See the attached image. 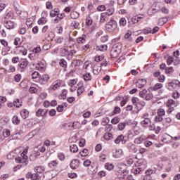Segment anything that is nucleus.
<instances>
[{"mask_svg":"<svg viewBox=\"0 0 180 180\" xmlns=\"http://www.w3.org/2000/svg\"><path fill=\"white\" fill-rule=\"evenodd\" d=\"M39 72L37 71H34V72L32 73L31 77L32 78V79H36V78L39 77Z\"/></svg>","mask_w":180,"mask_h":180,"instance_id":"nucleus-53","label":"nucleus"},{"mask_svg":"<svg viewBox=\"0 0 180 180\" xmlns=\"http://www.w3.org/2000/svg\"><path fill=\"white\" fill-rule=\"evenodd\" d=\"M79 154L82 157H86V155H88V150L84 149L82 151L79 153Z\"/></svg>","mask_w":180,"mask_h":180,"instance_id":"nucleus-58","label":"nucleus"},{"mask_svg":"<svg viewBox=\"0 0 180 180\" xmlns=\"http://www.w3.org/2000/svg\"><path fill=\"white\" fill-rule=\"evenodd\" d=\"M121 50H122V44H116L114 45L113 48L111 50V54H115V56H118V54H120Z\"/></svg>","mask_w":180,"mask_h":180,"instance_id":"nucleus-4","label":"nucleus"},{"mask_svg":"<svg viewBox=\"0 0 180 180\" xmlns=\"http://www.w3.org/2000/svg\"><path fill=\"white\" fill-rule=\"evenodd\" d=\"M59 64L60 67H63V68H67V60H65V59H60Z\"/></svg>","mask_w":180,"mask_h":180,"instance_id":"nucleus-37","label":"nucleus"},{"mask_svg":"<svg viewBox=\"0 0 180 180\" xmlns=\"http://www.w3.org/2000/svg\"><path fill=\"white\" fill-rule=\"evenodd\" d=\"M146 106V103L144 101H139L136 105L137 108H144Z\"/></svg>","mask_w":180,"mask_h":180,"instance_id":"nucleus-54","label":"nucleus"},{"mask_svg":"<svg viewBox=\"0 0 180 180\" xmlns=\"http://www.w3.org/2000/svg\"><path fill=\"white\" fill-rule=\"evenodd\" d=\"M92 70H93V73L94 74V75H98V74H99V72H101V68H98L96 66H94V68H91Z\"/></svg>","mask_w":180,"mask_h":180,"instance_id":"nucleus-35","label":"nucleus"},{"mask_svg":"<svg viewBox=\"0 0 180 180\" xmlns=\"http://www.w3.org/2000/svg\"><path fill=\"white\" fill-rule=\"evenodd\" d=\"M108 21V15H106V13H103L101 15V18H100V22H101V23H105V22Z\"/></svg>","mask_w":180,"mask_h":180,"instance_id":"nucleus-17","label":"nucleus"},{"mask_svg":"<svg viewBox=\"0 0 180 180\" xmlns=\"http://www.w3.org/2000/svg\"><path fill=\"white\" fill-rule=\"evenodd\" d=\"M20 13V17L22 18V19H25V18H27V12L26 11H22Z\"/></svg>","mask_w":180,"mask_h":180,"instance_id":"nucleus-59","label":"nucleus"},{"mask_svg":"<svg viewBox=\"0 0 180 180\" xmlns=\"http://www.w3.org/2000/svg\"><path fill=\"white\" fill-rule=\"evenodd\" d=\"M68 47L63 46L62 48H60V56H61V57H65L68 56Z\"/></svg>","mask_w":180,"mask_h":180,"instance_id":"nucleus-9","label":"nucleus"},{"mask_svg":"<svg viewBox=\"0 0 180 180\" xmlns=\"http://www.w3.org/2000/svg\"><path fill=\"white\" fill-rule=\"evenodd\" d=\"M75 54H77V51H75V49L68 51L67 58H68L69 60L72 58Z\"/></svg>","mask_w":180,"mask_h":180,"instance_id":"nucleus-13","label":"nucleus"},{"mask_svg":"<svg viewBox=\"0 0 180 180\" xmlns=\"http://www.w3.org/2000/svg\"><path fill=\"white\" fill-rule=\"evenodd\" d=\"M104 167L105 169H108V171H112V169L115 168V166L112 163H105Z\"/></svg>","mask_w":180,"mask_h":180,"instance_id":"nucleus-30","label":"nucleus"},{"mask_svg":"<svg viewBox=\"0 0 180 180\" xmlns=\"http://www.w3.org/2000/svg\"><path fill=\"white\" fill-rule=\"evenodd\" d=\"M20 115H21V117H22V119H27V117H29V111L26 109H23L20 112Z\"/></svg>","mask_w":180,"mask_h":180,"instance_id":"nucleus-14","label":"nucleus"},{"mask_svg":"<svg viewBox=\"0 0 180 180\" xmlns=\"http://www.w3.org/2000/svg\"><path fill=\"white\" fill-rule=\"evenodd\" d=\"M86 25H87V26H91V25H92V18H91V17L86 19Z\"/></svg>","mask_w":180,"mask_h":180,"instance_id":"nucleus-63","label":"nucleus"},{"mask_svg":"<svg viewBox=\"0 0 180 180\" xmlns=\"http://www.w3.org/2000/svg\"><path fill=\"white\" fill-rule=\"evenodd\" d=\"M13 106H15V108H20V106H22V101L17 98L13 101Z\"/></svg>","mask_w":180,"mask_h":180,"instance_id":"nucleus-22","label":"nucleus"},{"mask_svg":"<svg viewBox=\"0 0 180 180\" xmlns=\"http://www.w3.org/2000/svg\"><path fill=\"white\" fill-rule=\"evenodd\" d=\"M144 140H146V136L144 135H142L140 137L135 139L134 143L135 144H141V143H143Z\"/></svg>","mask_w":180,"mask_h":180,"instance_id":"nucleus-12","label":"nucleus"},{"mask_svg":"<svg viewBox=\"0 0 180 180\" xmlns=\"http://www.w3.org/2000/svg\"><path fill=\"white\" fill-rule=\"evenodd\" d=\"M58 158L60 161H64L65 160V155L63 153H58Z\"/></svg>","mask_w":180,"mask_h":180,"instance_id":"nucleus-43","label":"nucleus"},{"mask_svg":"<svg viewBox=\"0 0 180 180\" xmlns=\"http://www.w3.org/2000/svg\"><path fill=\"white\" fill-rule=\"evenodd\" d=\"M70 165V168H72V169H77V168H78V167H79V161L77 159H75V160H72Z\"/></svg>","mask_w":180,"mask_h":180,"instance_id":"nucleus-8","label":"nucleus"},{"mask_svg":"<svg viewBox=\"0 0 180 180\" xmlns=\"http://www.w3.org/2000/svg\"><path fill=\"white\" fill-rule=\"evenodd\" d=\"M172 72H174V68L169 67L165 68V73L166 74H172Z\"/></svg>","mask_w":180,"mask_h":180,"instance_id":"nucleus-52","label":"nucleus"},{"mask_svg":"<svg viewBox=\"0 0 180 180\" xmlns=\"http://www.w3.org/2000/svg\"><path fill=\"white\" fill-rule=\"evenodd\" d=\"M140 19H141V17L134 16L132 18L131 22L134 25H136V23H139V22H140Z\"/></svg>","mask_w":180,"mask_h":180,"instance_id":"nucleus-32","label":"nucleus"},{"mask_svg":"<svg viewBox=\"0 0 180 180\" xmlns=\"http://www.w3.org/2000/svg\"><path fill=\"white\" fill-rule=\"evenodd\" d=\"M72 127L75 129L77 130V129H81V123L79 122L75 121L72 124Z\"/></svg>","mask_w":180,"mask_h":180,"instance_id":"nucleus-26","label":"nucleus"},{"mask_svg":"<svg viewBox=\"0 0 180 180\" xmlns=\"http://www.w3.org/2000/svg\"><path fill=\"white\" fill-rule=\"evenodd\" d=\"M120 26H125L126 25V19L124 18H120Z\"/></svg>","mask_w":180,"mask_h":180,"instance_id":"nucleus-64","label":"nucleus"},{"mask_svg":"<svg viewBox=\"0 0 180 180\" xmlns=\"http://www.w3.org/2000/svg\"><path fill=\"white\" fill-rule=\"evenodd\" d=\"M4 26L5 27H6V29L8 30L13 29L15 27V22H13V21L11 20H7L4 23Z\"/></svg>","mask_w":180,"mask_h":180,"instance_id":"nucleus-10","label":"nucleus"},{"mask_svg":"<svg viewBox=\"0 0 180 180\" xmlns=\"http://www.w3.org/2000/svg\"><path fill=\"white\" fill-rule=\"evenodd\" d=\"M88 67H90L91 68H92V65L89 61L85 62L83 65V68H84V70H88Z\"/></svg>","mask_w":180,"mask_h":180,"instance_id":"nucleus-48","label":"nucleus"},{"mask_svg":"<svg viewBox=\"0 0 180 180\" xmlns=\"http://www.w3.org/2000/svg\"><path fill=\"white\" fill-rule=\"evenodd\" d=\"M108 16L112 15L113 13H115V9L113 8H108L105 13Z\"/></svg>","mask_w":180,"mask_h":180,"instance_id":"nucleus-38","label":"nucleus"},{"mask_svg":"<svg viewBox=\"0 0 180 180\" xmlns=\"http://www.w3.org/2000/svg\"><path fill=\"white\" fill-rule=\"evenodd\" d=\"M145 147H151V145L153 144V142L151 141L146 140L143 143Z\"/></svg>","mask_w":180,"mask_h":180,"instance_id":"nucleus-55","label":"nucleus"},{"mask_svg":"<svg viewBox=\"0 0 180 180\" xmlns=\"http://www.w3.org/2000/svg\"><path fill=\"white\" fill-rule=\"evenodd\" d=\"M164 116L160 115V114H157L156 116L155 117V122H156L157 123H160L161 122H162V120H164Z\"/></svg>","mask_w":180,"mask_h":180,"instance_id":"nucleus-21","label":"nucleus"},{"mask_svg":"<svg viewBox=\"0 0 180 180\" xmlns=\"http://www.w3.org/2000/svg\"><path fill=\"white\" fill-rule=\"evenodd\" d=\"M109 117H106L102 119L101 124L103 126H106L109 123Z\"/></svg>","mask_w":180,"mask_h":180,"instance_id":"nucleus-39","label":"nucleus"},{"mask_svg":"<svg viewBox=\"0 0 180 180\" xmlns=\"http://www.w3.org/2000/svg\"><path fill=\"white\" fill-rule=\"evenodd\" d=\"M77 41L79 44H82V43H85V36H82L81 37H79L77 39Z\"/></svg>","mask_w":180,"mask_h":180,"instance_id":"nucleus-50","label":"nucleus"},{"mask_svg":"<svg viewBox=\"0 0 180 180\" xmlns=\"http://www.w3.org/2000/svg\"><path fill=\"white\" fill-rule=\"evenodd\" d=\"M4 18L7 20L13 19V12L9 11L7 13Z\"/></svg>","mask_w":180,"mask_h":180,"instance_id":"nucleus-36","label":"nucleus"},{"mask_svg":"<svg viewBox=\"0 0 180 180\" xmlns=\"http://www.w3.org/2000/svg\"><path fill=\"white\" fill-rule=\"evenodd\" d=\"M120 122V118L119 117H115L111 120L112 124H117Z\"/></svg>","mask_w":180,"mask_h":180,"instance_id":"nucleus-51","label":"nucleus"},{"mask_svg":"<svg viewBox=\"0 0 180 180\" xmlns=\"http://www.w3.org/2000/svg\"><path fill=\"white\" fill-rule=\"evenodd\" d=\"M27 150H29V146H27L25 150L20 154V156H18L15 158V162L18 164H25V166L27 165L28 162L27 159L29 158L26 154H27Z\"/></svg>","mask_w":180,"mask_h":180,"instance_id":"nucleus-1","label":"nucleus"},{"mask_svg":"<svg viewBox=\"0 0 180 180\" xmlns=\"http://www.w3.org/2000/svg\"><path fill=\"white\" fill-rule=\"evenodd\" d=\"M97 49L100 51H106V50H108V46H106V45H101L100 46H98Z\"/></svg>","mask_w":180,"mask_h":180,"instance_id":"nucleus-46","label":"nucleus"},{"mask_svg":"<svg viewBox=\"0 0 180 180\" xmlns=\"http://www.w3.org/2000/svg\"><path fill=\"white\" fill-rule=\"evenodd\" d=\"M104 140L109 141V140H112L113 139V135L111 133L107 132L103 136Z\"/></svg>","mask_w":180,"mask_h":180,"instance_id":"nucleus-19","label":"nucleus"},{"mask_svg":"<svg viewBox=\"0 0 180 180\" xmlns=\"http://www.w3.org/2000/svg\"><path fill=\"white\" fill-rule=\"evenodd\" d=\"M150 123H151V120H150V119L141 120V124L143 126V127H147Z\"/></svg>","mask_w":180,"mask_h":180,"instance_id":"nucleus-16","label":"nucleus"},{"mask_svg":"<svg viewBox=\"0 0 180 180\" xmlns=\"http://www.w3.org/2000/svg\"><path fill=\"white\" fill-rule=\"evenodd\" d=\"M120 112H122V110L120 108L119 106L115 107L113 110L114 115H119V113H120Z\"/></svg>","mask_w":180,"mask_h":180,"instance_id":"nucleus-56","label":"nucleus"},{"mask_svg":"<svg viewBox=\"0 0 180 180\" xmlns=\"http://www.w3.org/2000/svg\"><path fill=\"white\" fill-rule=\"evenodd\" d=\"M163 85L161 83H157L154 86H153V91H157L158 89H161L162 88Z\"/></svg>","mask_w":180,"mask_h":180,"instance_id":"nucleus-47","label":"nucleus"},{"mask_svg":"<svg viewBox=\"0 0 180 180\" xmlns=\"http://www.w3.org/2000/svg\"><path fill=\"white\" fill-rule=\"evenodd\" d=\"M70 151H71V153H77L78 146L75 144L70 146Z\"/></svg>","mask_w":180,"mask_h":180,"instance_id":"nucleus-34","label":"nucleus"},{"mask_svg":"<svg viewBox=\"0 0 180 180\" xmlns=\"http://www.w3.org/2000/svg\"><path fill=\"white\" fill-rule=\"evenodd\" d=\"M51 48V43L45 44L42 47L43 50H49Z\"/></svg>","mask_w":180,"mask_h":180,"instance_id":"nucleus-60","label":"nucleus"},{"mask_svg":"<svg viewBox=\"0 0 180 180\" xmlns=\"http://www.w3.org/2000/svg\"><path fill=\"white\" fill-rule=\"evenodd\" d=\"M129 150H131L133 153H138L139 149L137 148V146L134 144H131L130 146H128Z\"/></svg>","mask_w":180,"mask_h":180,"instance_id":"nucleus-23","label":"nucleus"},{"mask_svg":"<svg viewBox=\"0 0 180 180\" xmlns=\"http://www.w3.org/2000/svg\"><path fill=\"white\" fill-rule=\"evenodd\" d=\"M141 171H143V168L142 167H137L136 169H135L134 170V174L135 175H137V174H140V172H141Z\"/></svg>","mask_w":180,"mask_h":180,"instance_id":"nucleus-61","label":"nucleus"},{"mask_svg":"<svg viewBox=\"0 0 180 180\" xmlns=\"http://www.w3.org/2000/svg\"><path fill=\"white\" fill-rule=\"evenodd\" d=\"M29 64V62L27 60H23L20 64H18L20 68H22V70L26 68Z\"/></svg>","mask_w":180,"mask_h":180,"instance_id":"nucleus-24","label":"nucleus"},{"mask_svg":"<svg viewBox=\"0 0 180 180\" xmlns=\"http://www.w3.org/2000/svg\"><path fill=\"white\" fill-rule=\"evenodd\" d=\"M166 105L167 108H169L167 110V113L171 114L173 110H175V108L179 105V102L176 100L169 99L167 102Z\"/></svg>","mask_w":180,"mask_h":180,"instance_id":"nucleus-2","label":"nucleus"},{"mask_svg":"<svg viewBox=\"0 0 180 180\" xmlns=\"http://www.w3.org/2000/svg\"><path fill=\"white\" fill-rule=\"evenodd\" d=\"M146 94H147V90L143 89V91H141L139 92V96H141V98H144V96H146Z\"/></svg>","mask_w":180,"mask_h":180,"instance_id":"nucleus-62","label":"nucleus"},{"mask_svg":"<svg viewBox=\"0 0 180 180\" xmlns=\"http://www.w3.org/2000/svg\"><path fill=\"white\" fill-rule=\"evenodd\" d=\"M167 20H168L167 18H162L159 19L158 23H159V25H160V26H162V25H165V23H167Z\"/></svg>","mask_w":180,"mask_h":180,"instance_id":"nucleus-42","label":"nucleus"},{"mask_svg":"<svg viewBox=\"0 0 180 180\" xmlns=\"http://www.w3.org/2000/svg\"><path fill=\"white\" fill-rule=\"evenodd\" d=\"M40 176L37 173H34L32 175L31 179L32 180H37L39 179Z\"/></svg>","mask_w":180,"mask_h":180,"instance_id":"nucleus-57","label":"nucleus"},{"mask_svg":"<svg viewBox=\"0 0 180 180\" xmlns=\"http://www.w3.org/2000/svg\"><path fill=\"white\" fill-rule=\"evenodd\" d=\"M65 18V13H58V18L54 19L55 23H57L59 20H61V19Z\"/></svg>","mask_w":180,"mask_h":180,"instance_id":"nucleus-20","label":"nucleus"},{"mask_svg":"<svg viewBox=\"0 0 180 180\" xmlns=\"http://www.w3.org/2000/svg\"><path fill=\"white\" fill-rule=\"evenodd\" d=\"M116 27H117V22L113 19H111L105 25V30L110 32L116 30Z\"/></svg>","mask_w":180,"mask_h":180,"instance_id":"nucleus-3","label":"nucleus"},{"mask_svg":"<svg viewBox=\"0 0 180 180\" xmlns=\"http://www.w3.org/2000/svg\"><path fill=\"white\" fill-rule=\"evenodd\" d=\"M49 79H50V77H49V75H43L39 78V82L42 85H46V84L49 82Z\"/></svg>","mask_w":180,"mask_h":180,"instance_id":"nucleus-6","label":"nucleus"},{"mask_svg":"<svg viewBox=\"0 0 180 180\" xmlns=\"http://www.w3.org/2000/svg\"><path fill=\"white\" fill-rule=\"evenodd\" d=\"M139 101H140V99H139L137 97L131 98V102H132L133 105H134V106H137V105L139 103Z\"/></svg>","mask_w":180,"mask_h":180,"instance_id":"nucleus-45","label":"nucleus"},{"mask_svg":"<svg viewBox=\"0 0 180 180\" xmlns=\"http://www.w3.org/2000/svg\"><path fill=\"white\" fill-rule=\"evenodd\" d=\"M71 19H78L79 18V13L77 11H72L70 13Z\"/></svg>","mask_w":180,"mask_h":180,"instance_id":"nucleus-25","label":"nucleus"},{"mask_svg":"<svg viewBox=\"0 0 180 180\" xmlns=\"http://www.w3.org/2000/svg\"><path fill=\"white\" fill-rule=\"evenodd\" d=\"M9 136H11V130L8 129H5L3 130V136L6 138V137H9Z\"/></svg>","mask_w":180,"mask_h":180,"instance_id":"nucleus-31","label":"nucleus"},{"mask_svg":"<svg viewBox=\"0 0 180 180\" xmlns=\"http://www.w3.org/2000/svg\"><path fill=\"white\" fill-rule=\"evenodd\" d=\"M141 120H145L147 119H150V114L148 112H145L141 115Z\"/></svg>","mask_w":180,"mask_h":180,"instance_id":"nucleus-41","label":"nucleus"},{"mask_svg":"<svg viewBox=\"0 0 180 180\" xmlns=\"http://www.w3.org/2000/svg\"><path fill=\"white\" fill-rule=\"evenodd\" d=\"M83 78L84 81H91L92 80V76L91 75V73H86L83 75Z\"/></svg>","mask_w":180,"mask_h":180,"instance_id":"nucleus-29","label":"nucleus"},{"mask_svg":"<svg viewBox=\"0 0 180 180\" xmlns=\"http://www.w3.org/2000/svg\"><path fill=\"white\" fill-rule=\"evenodd\" d=\"M34 172L37 174H43L44 172V167L43 166H37L34 169Z\"/></svg>","mask_w":180,"mask_h":180,"instance_id":"nucleus-15","label":"nucleus"},{"mask_svg":"<svg viewBox=\"0 0 180 180\" xmlns=\"http://www.w3.org/2000/svg\"><path fill=\"white\" fill-rule=\"evenodd\" d=\"M123 155V150L122 149L116 150L115 152L113 153L114 158H120Z\"/></svg>","mask_w":180,"mask_h":180,"instance_id":"nucleus-11","label":"nucleus"},{"mask_svg":"<svg viewBox=\"0 0 180 180\" xmlns=\"http://www.w3.org/2000/svg\"><path fill=\"white\" fill-rule=\"evenodd\" d=\"M128 139L127 136H124L123 135H119L115 140L114 141L115 144H126V142L127 141Z\"/></svg>","mask_w":180,"mask_h":180,"instance_id":"nucleus-5","label":"nucleus"},{"mask_svg":"<svg viewBox=\"0 0 180 180\" xmlns=\"http://www.w3.org/2000/svg\"><path fill=\"white\" fill-rule=\"evenodd\" d=\"M84 91H85V88L84 86H81L77 89V96H79L82 94L84 93Z\"/></svg>","mask_w":180,"mask_h":180,"instance_id":"nucleus-40","label":"nucleus"},{"mask_svg":"<svg viewBox=\"0 0 180 180\" xmlns=\"http://www.w3.org/2000/svg\"><path fill=\"white\" fill-rule=\"evenodd\" d=\"M147 84L146 79H139L136 82V86L138 88H144V86Z\"/></svg>","mask_w":180,"mask_h":180,"instance_id":"nucleus-7","label":"nucleus"},{"mask_svg":"<svg viewBox=\"0 0 180 180\" xmlns=\"http://www.w3.org/2000/svg\"><path fill=\"white\" fill-rule=\"evenodd\" d=\"M126 127V122H120L118 124V129L122 131V130H124V128Z\"/></svg>","mask_w":180,"mask_h":180,"instance_id":"nucleus-49","label":"nucleus"},{"mask_svg":"<svg viewBox=\"0 0 180 180\" xmlns=\"http://www.w3.org/2000/svg\"><path fill=\"white\" fill-rule=\"evenodd\" d=\"M12 122L13 123V124H19L20 123V120H19V117H18V115H14L12 118Z\"/></svg>","mask_w":180,"mask_h":180,"instance_id":"nucleus-27","label":"nucleus"},{"mask_svg":"<svg viewBox=\"0 0 180 180\" xmlns=\"http://www.w3.org/2000/svg\"><path fill=\"white\" fill-rule=\"evenodd\" d=\"M157 114L160 115L161 116H165V110H164L163 108H158Z\"/></svg>","mask_w":180,"mask_h":180,"instance_id":"nucleus-44","label":"nucleus"},{"mask_svg":"<svg viewBox=\"0 0 180 180\" xmlns=\"http://www.w3.org/2000/svg\"><path fill=\"white\" fill-rule=\"evenodd\" d=\"M77 82H78V79H72L69 81L68 85L69 86H74V85H77Z\"/></svg>","mask_w":180,"mask_h":180,"instance_id":"nucleus-33","label":"nucleus"},{"mask_svg":"<svg viewBox=\"0 0 180 180\" xmlns=\"http://www.w3.org/2000/svg\"><path fill=\"white\" fill-rule=\"evenodd\" d=\"M46 115V111L44 110L39 108L37 112H36V116L37 117H40V116H45Z\"/></svg>","mask_w":180,"mask_h":180,"instance_id":"nucleus-18","label":"nucleus"},{"mask_svg":"<svg viewBox=\"0 0 180 180\" xmlns=\"http://www.w3.org/2000/svg\"><path fill=\"white\" fill-rule=\"evenodd\" d=\"M60 86H63L61 84V82H56L52 86V89L53 91H56V89H58Z\"/></svg>","mask_w":180,"mask_h":180,"instance_id":"nucleus-28","label":"nucleus"}]
</instances>
